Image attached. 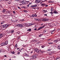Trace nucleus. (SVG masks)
<instances>
[{
    "label": "nucleus",
    "mask_w": 60,
    "mask_h": 60,
    "mask_svg": "<svg viewBox=\"0 0 60 60\" xmlns=\"http://www.w3.org/2000/svg\"><path fill=\"white\" fill-rule=\"evenodd\" d=\"M36 49V50L35 51L36 52H38V53H40V52H39V50L38 49Z\"/></svg>",
    "instance_id": "14"
},
{
    "label": "nucleus",
    "mask_w": 60,
    "mask_h": 60,
    "mask_svg": "<svg viewBox=\"0 0 60 60\" xmlns=\"http://www.w3.org/2000/svg\"><path fill=\"white\" fill-rule=\"evenodd\" d=\"M3 34H0V39L3 37Z\"/></svg>",
    "instance_id": "11"
},
{
    "label": "nucleus",
    "mask_w": 60,
    "mask_h": 60,
    "mask_svg": "<svg viewBox=\"0 0 60 60\" xmlns=\"http://www.w3.org/2000/svg\"><path fill=\"white\" fill-rule=\"evenodd\" d=\"M8 41H6L5 42H4V44L5 45H7V44H8Z\"/></svg>",
    "instance_id": "5"
},
{
    "label": "nucleus",
    "mask_w": 60,
    "mask_h": 60,
    "mask_svg": "<svg viewBox=\"0 0 60 60\" xmlns=\"http://www.w3.org/2000/svg\"><path fill=\"white\" fill-rule=\"evenodd\" d=\"M49 55H51V53H50V54H49Z\"/></svg>",
    "instance_id": "64"
},
{
    "label": "nucleus",
    "mask_w": 60,
    "mask_h": 60,
    "mask_svg": "<svg viewBox=\"0 0 60 60\" xmlns=\"http://www.w3.org/2000/svg\"><path fill=\"white\" fill-rule=\"evenodd\" d=\"M45 26V25H44L43 26H42V27H40L39 28H38V30H41V29H42V28H43Z\"/></svg>",
    "instance_id": "4"
},
{
    "label": "nucleus",
    "mask_w": 60,
    "mask_h": 60,
    "mask_svg": "<svg viewBox=\"0 0 60 60\" xmlns=\"http://www.w3.org/2000/svg\"><path fill=\"white\" fill-rule=\"evenodd\" d=\"M27 6L28 7L29 6V4H28V5H27Z\"/></svg>",
    "instance_id": "46"
},
{
    "label": "nucleus",
    "mask_w": 60,
    "mask_h": 60,
    "mask_svg": "<svg viewBox=\"0 0 60 60\" xmlns=\"http://www.w3.org/2000/svg\"><path fill=\"white\" fill-rule=\"evenodd\" d=\"M42 21H46V19L45 18H44L42 19Z\"/></svg>",
    "instance_id": "16"
},
{
    "label": "nucleus",
    "mask_w": 60,
    "mask_h": 60,
    "mask_svg": "<svg viewBox=\"0 0 60 60\" xmlns=\"http://www.w3.org/2000/svg\"><path fill=\"white\" fill-rule=\"evenodd\" d=\"M0 52H2V49H0Z\"/></svg>",
    "instance_id": "52"
},
{
    "label": "nucleus",
    "mask_w": 60,
    "mask_h": 60,
    "mask_svg": "<svg viewBox=\"0 0 60 60\" xmlns=\"http://www.w3.org/2000/svg\"><path fill=\"white\" fill-rule=\"evenodd\" d=\"M32 4V3H29V5H30V4Z\"/></svg>",
    "instance_id": "50"
},
{
    "label": "nucleus",
    "mask_w": 60,
    "mask_h": 60,
    "mask_svg": "<svg viewBox=\"0 0 60 60\" xmlns=\"http://www.w3.org/2000/svg\"><path fill=\"white\" fill-rule=\"evenodd\" d=\"M40 0H37L35 1V3L36 4H38V3H39L40 2Z\"/></svg>",
    "instance_id": "3"
},
{
    "label": "nucleus",
    "mask_w": 60,
    "mask_h": 60,
    "mask_svg": "<svg viewBox=\"0 0 60 60\" xmlns=\"http://www.w3.org/2000/svg\"><path fill=\"white\" fill-rule=\"evenodd\" d=\"M51 40V39H48V41H52V40Z\"/></svg>",
    "instance_id": "34"
},
{
    "label": "nucleus",
    "mask_w": 60,
    "mask_h": 60,
    "mask_svg": "<svg viewBox=\"0 0 60 60\" xmlns=\"http://www.w3.org/2000/svg\"><path fill=\"white\" fill-rule=\"evenodd\" d=\"M37 16V15H33L31 16V17H32V18H34V17H36Z\"/></svg>",
    "instance_id": "6"
},
{
    "label": "nucleus",
    "mask_w": 60,
    "mask_h": 60,
    "mask_svg": "<svg viewBox=\"0 0 60 60\" xmlns=\"http://www.w3.org/2000/svg\"><path fill=\"white\" fill-rule=\"evenodd\" d=\"M24 21V20H22V22H23Z\"/></svg>",
    "instance_id": "63"
},
{
    "label": "nucleus",
    "mask_w": 60,
    "mask_h": 60,
    "mask_svg": "<svg viewBox=\"0 0 60 60\" xmlns=\"http://www.w3.org/2000/svg\"><path fill=\"white\" fill-rule=\"evenodd\" d=\"M20 32H17V34H20Z\"/></svg>",
    "instance_id": "29"
},
{
    "label": "nucleus",
    "mask_w": 60,
    "mask_h": 60,
    "mask_svg": "<svg viewBox=\"0 0 60 60\" xmlns=\"http://www.w3.org/2000/svg\"><path fill=\"white\" fill-rule=\"evenodd\" d=\"M46 32L47 31H46V30H44V33H45V32Z\"/></svg>",
    "instance_id": "51"
},
{
    "label": "nucleus",
    "mask_w": 60,
    "mask_h": 60,
    "mask_svg": "<svg viewBox=\"0 0 60 60\" xmlns=\"http://www.w3.org/2000/svg\"><path fill=\"white\" fill-rule=\"evenodd\" d=\"M6 9H5L4 8L3 9L2 11L3 12H4V13H5V11H6Z\"/></svg>",
    "instance_id": "12"
},
{
    "label": "nucleus",
    "mask_w": 60,
    "mask_h": 60,
    "mask_svg": "<svg viewBox=\"0 0 60 60\" xmlns=\"http://www.w3.org/2000/svg\"><path fill=\"white\" fill-rule=\"evenodd\" d=\"M33 52L31 51V54H32V53H33Z\"/></svg>",
    "instance_id": "58"
},
{
    "label": "nucleus",
    "mask_w": 60,
    "mask_h": 60,
    "mask_svg": "<svg viewBox=\"0 0 60 60\" xmlns=\"http://www.w3.org/2000/svg\"><path fill=\"white\" fill-rule=\"evenodd\" d=\"M15 47H18V45H17V44H16L15 45Z\"/></svg>",
    "instance_id": "36"
},
{
    "label": "nucleus",
    "mask_w": 60,
    "mask_h": 60,
    "mask_svg": "<svg viewBox=\"0 0 60 60\" xmlns=\"http://www.w3.org/2000/svg\"><path fill=\"white\" fill-rule=\"evenodd\" d=\"M51 11L52 12V11H53V8H51Z\"/></svg>",
    "instance_id": "23"
},
{
    "label": "nucleus",
    "mask_w": 60,
    "mask_h": 60,
    "mask_svg": "<svg viewBox=\"0 0 60 60\" xmlns=\"http://www.w3.org/2000/svg\"><path fill=\"white\" fill-rule=\"evenodd\" d=\"M36 55H34L33 57V58H37V57H36Z\"/></svg>",
    "instance_id": "10"
},
{
    "label": "nucleus",
    "mask_w": 60,
    "mask_h": 60,
    "mask_svg": "<svg viewBox=\"0 0 60 60\" xmlns=\"http://www.w3.org/2000/svg\"><path fill=\"white\" fill-rule=\"evenodd\" d=\"M8 26L9 25L6 24L5 25H3L1 26V28L3 30H4L6 29V28H7V27H8Z\"/></svg>",
    "instance_id": "1"
},
{
    "label": "nucleus",
    "mask_w": 60,
    "mask_h": 60,
    "mask_svg": "<svg viewBox=\"0 0 60 60\" xmlns=\"http://www.w3.org/2000/svg\"><path fill=\"white\" fill-rule=\"evenodd\" d=\"M60 58V57H57V58H56V60H57V59H59Z\"/></svg>",
    "instance_id": "28"
},
{
    "label": "nucleus",
    "mask_w": 60,
    "mask_h": 60,
    "mask_svg": "<svg viewBox=\"0 0 60 60\" xmlns=\"http://www.w3.org/2000/svg\"><path fill=\"white\" fill-rule=\"evenodd\" d=\"M2 22L4 24V22H5V21H3Z\"/></svg>",
    "instance_id": "49"
},
{
    "label": "nucleus",
    "mask_w": 60,
    "mask_h": 60,
    "mask_svg": "<svg viewBox=\"0 0 60 60\" xmlns=\"http://www.w3.org/2000/svg\"><path fill=\"white\" fill-rule=\"evenodd\" d=\"M49 13H51L52 15L53 13V12H50Z\"/></svg>",
    "instance_id": "40"
},
{
    "label": "nucleus",
    "mask_w": 60,
    "mask_h": 60,
    "mask_svg": "<svg viewBox=\"0 0 60 60\" xmlns=\"http://www.w3.org/2000/svg\"><path fill=\"white\" fill-rule=\"evenodd\" d=\"M11 53L12 54H15V52L14 51H13L12 52H11Z\"/></svg>",
    "instance_id": "19"
},
{
    "label": "nucleus",
    "mask_w": 60,
    "mask_h": 60,
    "mask_svg": "<svg viewBox=\"0 0 60 60\" xmlns=\"http://www.w3.org/2000/svg\"><path fill=\"white\" fill-rule=\"evenodd\" d=\"M58 49H60V47L59 46H58Z\"/></svg>",
    "instance_id": "30"
},
{
    "label": "nucleus",
    "mask_w": 60,
    "mask_h": 60,
    "mask_svg": "<svg viewBox=\"0 0 60 60\" xmlns=\"http://www.w3.org/2000/svg\"><path fill=\"white\" fill-rule=\"evenodd\" d=\"M37 29H36L35 28L34 29V30H36Z\"/></svg>",
    "instance_id": "55"
},
{
    "label": "nucleus",
    "mask_w": 60,
    "mask_h": 60,
    "mask_svg": "<svg viewBox=\"0 0 60 60\" xmlns=\"http://www.w3.org/2000/svg\"><path fill=\"white\" fill-rule=\"evenodd\" d=\"M4 56L5 57H6L7 56H6V55H5Z\"/></svg>",
    "instance_id": "56"
},
{
    "label": "nucleus",
    "mask_w": 60,
    "mask_h": 60,
    "mask_svg": "<svg viewBox=\"0 0 60 60\" xmlns=\"http://www.w3.org/2000/svg\"><path fill=\"white\" fill-rule=\"evenodd\" d=\"M28 2H29V1H26L25 0V4H28Z\"/></svg>",
    "instance_id": "13"
},
{
    "label": "nucleus",
    "mask_w": 60,
    "mask_h": 60,
    "mask_svg": "<svg viewBox=\"0 0 60 60\" xmlns=\"http://www.w3.org/2000/svg\"><path fill=\"white\" fill-rule=\"evenodd\" d=\"M48 44H53V43H48Z\"/></svg>",
    "instance_id": "38"
},
{
    "label": "nucleus",
    "mask_w": 60,
    "mask_h": 60,
    "mask_svg": "<svg viewBox=\"0 0 60 60\" xmlns=\"http://www.w3.org/2000/svg\"><path fill=\"white\" fill-rule=\"evenodd\" d=\"M53 13H55V14H57V13H58L56 11V10H55L53 12Z\"/></svg>",
    "instance_id": "8"
},
{
    "label": "nucleus",
    "mask_w": 60,
    "mask_h": 60,
    "mask_svg": "<svg viewBox=\"0 0 60 60\" xmlns=\"http://www.w3.org/2000/svg\"><path fill=\"white\" fill-rule=\"evenodd\" d=\"M48 25L49 26V27H52V26L51 25V24H48Z\"/></svg>",
    "instance_id": "18"
},
{
    "label": "nucleus",
    "mask_w": 60,
    "mask_h": 60,
    "mask_svg": "<svg viewBox=\"0 0 60 60\" xmlns=\"http://www.w3.org/2000/svg\"><path fill=\"white\" fill-rule=\"evenodd\" d=\"M18 8H19V9H20V10H21V9L20 8V7H18Z\"/></svg>",
    "instance_id": "42"
},
{
    "label": "nucleus",
    "mask_w": 60,
    "mask_h": 60,
    "mask_svg": "<svg viewBox=\"0 0 60 60\" xmlns=\"http://www.w3.org/2000/svg\"><path fill=\"white\" fill-rule=\"evenodd\" d=\"M40 43L39 42H38L37 43V44H39V43Z\"/></svg>",
    "instance_id": "48"
},
{
    "label": "nucleus",
    "mask_w": 60,
    "mask_h": 60,
    "mask_svg": "<svg viewBox=\"0 0 60 60\" xmlns=\"http://www.w3.org/2000/svg\"><path fill=\"white\" fill-rule=\"evenodd\" d=\"M30 26H32V25H33V24H32L30 25Z\"/></svg>",
    "instance_id": "61"
},
{
    "label": "nucleus",
    "mask_w": 60,
    "mask_h": 60,
    "mask_svg": "<svg viewBox=\"0 0 60 60\" xmlns=\"http://www.w3.org/2000/svg\"><path fill=\"white\" fill-rule=\"evenodd\" d=\"M36 20L37 21H40V20H40V19H36Z\"/></svg>",
    "instance_id": "22"
},
{
    "label": "nucleus",
    "mask_w": 60,
    "mask_h": 60,
    "mask_svg": "<svg viewBox=\"0 0 60 60\" xmlns=\"http://www.w3.org/2000/svg\"><path fill=\"white\" fill-rule=\"evenodd\" d=\"M42 35L41 34H40L38 36L39 37H41L42 36Z\"/></svg>",
    "instance_id": "33"
},
{
    "label": "nucleus",
    "mask_w": 60,
    "mask_h": 60,
    "mask_svg": "<svg viewBox=\"0 0 60 60\" xmlns=\"http://www.w3.org/2000/svg\"><path fill=\"white\" fill-rule=\"evenodd\" d=\"M59 41L58 40H55L54 41V43H56V42H58V41Z\"/></svg>",
    "instance_id": "7"
},
{
    "label": "nucleus",
    "mask_w": 60,
    "mask_h": 60,
    "mask_svg": "<svg viewBox=\"0 0 60 60\" xmlns=\"http://www.w3.org/2000/svg\"><path fill=\"white\" fill-rule=\"evenodd\" d=\"M21 25V24H18L17 25V26H18L19 27H20Z\"/></svg>",
    "instance_id": "25"
},
{
    "label": "nucleus",
    "mask_w": 60,
    "mask_h": 60,
    "mask_svg": "<svg viewBox=\"0 0 60 60\" xmlns=\"http://www.w3.org/2000/svg\"><path fill=\"white\" fill-rule=\"evenodd\" d=\"M0 45L2 46H4V45H5L4 44V42L2 43Z\"/></svg>",
    "instance_id": "9"
},
{
    "label": "nucleus",
    "mask_w": 60,
    "mask_h": 60,
    "mask_svg": "<svg viewBox=\"0 0 60 60\" xmlns=\"http://www.w3.org/2000/svg\"><path fill=\"white\" fill-rule=\"evenodd\" d=\"M15 20V22H16V21H17V20H16V19Z\"/></svg>",
    "instance_id": "53"
},
{
    "label": "nucleus",
    "mask_w": 60,
    "mask_h": 60,
    "mask_svg": "<svg viewBox=\"0 0 60 60\" xmlns=\"http://www.w3.org/2000/svg\"><path fill=\"white\" fill-rule=\"evenodd\" d=\"M49 3H53L52 1H49Z\"/></svg>",
    "instance_id": "24"
},
{
    "label": "nucleus",
    "mask_w": 60,
    "mask_h": 60,
    "mask_svg": "<svg viewBox=\"0 0 60 60\" xmlns=\"http://www.w3.org/2000/svg\"><path fill=\"white\" fill-rule=\"evenodd\" d=\"M1 8V9H3V6H0Z\"/></svg>",
    "instance_id": "43"
},
{
    "label": "nucleus",
    "mask_w": 60,
    "mask_h": 60,
    "mask_svg": "<svg viewBox=\"0 0 60 60\" xmlns=\"http://www.w3.org/2000/svg\"><path fill=\"white\" fill-rule=\"evenodd\" d=\"M13 13H14V14H15V13H15V11H13Z\"/></svg>",
    "instance_id": "41"
},
{
    "label": "nucleus",
    "mask_w": 60,
    "mask_h": 60,
    "mask_svg": "<svg viewBox=\"0 0 60 60\" xmlns=\"http://www.w3.org/2000/svg\"><path fill=\"white\" fill-rule=\"evenodd\" d=\"M26 53H24V54H23V56H26Z\"/></svg>",
    "instance_id": "32"
},
{
    "label": "nucleus",
    "mask_w": 60,
    "mask_h": 60,
    "mask_svg": "<svg viewBox=\"0 0 60 60\" xmlns=\"http://www.w3.org/2000/svg\"><path fill=\"white\" fill-rule=\"evenodd\" d=\"M39 51H40V52H41V50L40 49L39 50Z\"/></svg>",
    "instance_id": "57"
},
{
    "label": "nucleus",
    "mask_w": 60,
    "mask_h": 60,
    "mask_svg": "<svg viewBox=\"0 0 60 60\" xmlns=\"http://www.w3.org/2000/svg\"><path fill=\"white\" fill-rule=\"evenodd\" d=\"M45 7H48V5H47L46 4H45Z\"/></svg>",
    "instance_id": "31"
},
{
    "label": "nucleus",
    "mask_w": 60,
    "mask_h": 60,
    "mask_svg": "<svg viewBox=\"0 0 60 60\" xmlns=\"http://www.w3.org/2000/svg\"><path fill=\"white\" fill-rule=\"evenodd\" d=\"M27 31H31V29H29L28 30H27Z\"/></svg>",
    "instance_id": "21"
},
{
    "label": "nucleus",
    "mask_w": 60,
    "mask_h": 60,
    "mask_svg": "<svg viewBox=\"0 0 60 60\" xmlns=\"http://www.w3.org/2000/svg\"><path fill=\"white\" fill-rule=\"evenodd\" d=\"M3 24V23H2V22L1 23V25H2V24Z\"/></svg>",
    "instance_id": "54"
},
{
    "label": "nucleus",
    "mask_w": 60,
    "mask_h": 60,
    "mask_svg": "<svg viewBox=\"0 0 60 60\" xmlns=\"http://www.w3.org/2000/svg\"><path fill=\"white\" fill-rule=\"evenodd\" d=\"M9 12H10V11H7L6 12V13H8Z\"/></svg>",
    "instance_id": "27"
},
{
    "label": "nucleus",
    "mask_w": 60,
    "mask_h": 60,
    "mask_svg": "<svg viewBox=\"0 0 60 60\" xmlns=\"http://www.w3.org/2000/svg\"><path fill=\"white\" fill-rule=\"evenodd\" d=\"M41 6H45V4H41Z\"/></svg>",
    "instance_id": "17"
},
{
    "label": "nucleus",
    "mask_w": 60,
    "mask_h": 60,
    "mask_svg": "<svg viewBox=\"0 0 60 60\" xmlns=\"http://www.w3.org/2000/svg\"><path fill=\"white\" fill-rule=\"evenodd\" d=\"M44 16H47V14H44Z\"/></svg>",
    "instance_id": "45"
},
{
    "label": "nucleus",
    "mask_w": 60,
    "mask_h": 60,
    "mask_svg": "<svg viewBox=\"0 0 60 60\" xmlns=\"http://www.w3.org/2000/svg\"><path fill=\"white\" fill-rule=\"evenodd\" d=\"M19 49V48H18L17 49Z\"/></svg>",
    "instance_id": "62"
},
{
    "label": "nucleus",
    "mask_w": 60,
    "mask_h": 60,
    "mask_svg": "<svg viewBox=\"0 0 60 60\" xmlns=\"http://www.w3.org/2000/svg\"><path fill=\"white\" fill-rule=\"evenodd\" d=\"M43 11H44V12H45V10H44Z\"/></svg>",
    "instance_id": "60"
},
{
    "label": "nucleus",
    "mask_w": 60,
    "mask_h": 60,
    "mask_svg": "<svg viewBox=\"0 0 60 60\" xmlns=\"http://www.w3.org/2000/svg\"><path fill=\"white\" fill-rule=\"evenodd\" d=\"M20 27H23V25L21 24Z\"/></svg>",
    "instance_id": "35"
},
{
    "label": "nucleus",
    "mask_w": 60,
    "mask_h": 60,
    "mask_svg": "<svg viewBox=\"0 0 60 60\" xmlns=\"http://www.w3.org/2000/svg\"><path fill=\"white\" fill-rule=\"evenodd\" d=\"M41 26H42L43 25V24H41Z\"/></svg>",
    "instance_id": "59"
},
{
    "label": "nucleus",
    "mask_w": 60,
    "mask_h": 60,
    "mask_svg": "<svg viewBox=\"0 0 60 60\" xmlns=\"http://www.w3.org/2000/svg\"><path fill=\"white\" fill-rule=\"evenodd\" d=\"M20 54V52H18L17 53V54L18 55H19Z\"/></svg>",
    "instance_id": "44"
},
{
    "label": "nucleus",
    "mask_w": 60,
    "mask_h": 60,
    "mask_svg": "<svg viewBox=\"0 0 60 60\" xmlns=\"http://www.w3.org/2000/svg\"><path fill=\"white\" fill-rule=\"evenodd\" d=\"M22 4H25V1L23 0L22 1Z\"/></svg>",
    "instance_id": "15"
},
{
    "label": "nucleus",
    "mask_w": 60,
    "mask_h": 60,
    "mask_svg": "<svg viewBox=\"0 0 60 60\" xmlns=\"http://www.w3.org/2000/svg\"><path fill=\"white\" fill-rule=\"evenodd\" d=\"M24 11L25 12H27V10H24Z\"/></svg>",
    "instance_id": "37"
},
{
    "label": "nucleus",
    "mask_w": 60,
    "mask_h": 60,
    "mask_svg": "<svg viewBox=\"0 0 60 60\" xmlns=\"http://www.w3.org/2000/svg\"><path fill=\"white\" fill-rule=\"evenodd\" d=\"M44 47H45V46H42V48H44Z\"/></svg>",
    "instance_id": "47"
},
{
    "label": "nucleus",
    "mask_w": 60,
    "mask_h": 60,
    "mask_svg": "<svg viewBox=\"0 0 60 60\" xmlns=\"http://www.w3.org/2000/svg\"><path fill=\"white\" fill-rule=\"evenodd\" d=\"M22 50L23 51L24 50V48H23V49H20L19 50V51H21Z\"/></svg>",
    "instance_id": "26"
},
{
    "label": "nucleus",
    "mask_w": 60,
    "mask_h": 60,
    "mask_svg": "<svg viewBox=\"0 0 60 60\" xmlns=\"http://www.w3.org/2000/svg\"><path fill=\"white\" fill-rule=\"evenodd\" d=\"M11 34H12V33H14V30H11Z\"/></svg>",
    "instance_id": "20"
},
{
    "label": "nucleus",
    "mask_w": 60,
    "mask_h": 60,
    "mask_svg": "<svg viewBox=\"0 0 60 60\" xmlns=\"http://www.w3.org/2000/svg\"><path fill=\"white\" fill-rule=\"evenodd\" d=\"M26 56H29V55H28L26 54Z\"/></svg>",
    "instance_id": "39"
},
{
    "label": "nucleus",
    "mask_w": 60,
    "mask_h": 60,
    "mask_svg": "<svg viewBox=\"0 0 60 60\" xmlns=\"http://www.w3.org/2000/svg\"><path fill=\"white\" fill-rule=\"evenodd\" d=\"M37 6V5L36 4L34 5H33L30 6V7L33 8V7H36Z\"/></svg>",
    "instance_id": "2"
}]
</instances>
